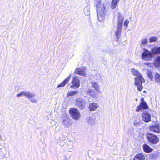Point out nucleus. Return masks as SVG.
<instances>
[{"label": "nucleus", "mask_w": 160, "mask_h": 160, "mask_svg": "<svg viewBox=\"0 0 160 160\" xmlns=\"http://www.w3.org/2000/svg\"><path fill=\"white\" fill-rule=\"evenodd\" d=\"M149 129L151 131L156 133L160 132V126L158 123L152 124L149 127Z\"/></svg>", "instance_id": "9d476101"}, {"label": "nucleus", "mask_w": 160, "mask_h": 160, "mask_svg": "<svg viewBox=\"0 0 160 160\" xmlns=\"http://www.w3.org/2000/svg\"><path fill=\"white\" fill-rule=\"evenodd\" d=\"M62 124L66 128H68L70 126L72 122L69 117L67 116L64 117L62 120Z\"/></svg>", "instance_id": "9b49d317"}, {"label": "nucleus", "mask_w": 160, "mask_h": 160, "mask_svg": "<svg viewBox=\"0 0 160 160\" xmlns=\"http://www.w3.org/2000/svg\"><path fill=\"white\" fill-rule=\"evenodd\" d=\"M147 38H144L141 40L142 44L145 45L147 43Z\"/></svg>", "instance_id": "c9c22d12"}, {"label": "nucleus", "mask_w": 160, "mask_h": 160, "mask_svg": "<svg viewBox=\"0 0 160 160\" xmlns=\"http://www.w3.org/2000/svg\"><path fill=\"white\" fill-rule=\"evenodd\" d=\"M118 2V0H112L111 4V8L112 9L115 8Z\"/></svg>", "instance_id": "bb28decb"}, {"label": "nucleus", "mask_w": 160, "mask_h": 160, "mask_svg": "<svg viewBox=\"0 0 160 160\" xmlns=\"http://www.w3.org/2000/svg\"><path fill=\"white\" fill-rule=\"evenodd\" d=\"M129 23V21L127 20V19H126V20L124 22V25L126 27H127L128 26V24Z\"/></svg>", "instance_id": "e433bc0d"}, {"label": "nucleus", "mask_w": 160, "mask_h": 160, "mask_svg": "<svg viewBox=\"0 0 160 160\" xmlns=\"http://www.w3.org/2000/svg\"><path fill=\"white\" fill-rule=\"evenodd\" d=\"M86 93L91 97L95 98L96 97L97 94L95 90L92 88H89L86 91Z\"/></svg>", "instance_id": "4468645a"}, {"label": "nucleus", "mask_w": 160, "mask_h": 160, "mask_svg": "<svg viewBox=\"0 0 160 160\" xmlns=\"http://www.w3.org/2000/svg\"><path fill=\"white\" fill-rule=\"evenodd\" d=\"M94 78L96 79V80H100L102 78V77L100 75V74L98 73H96Z\"/></svg>", "instance_id": "7c9ffc66"}, {"label": "nucleus", "mask_w": 160, "mask_h": 160, "mask_svg": "<svg viewBox=\"0 0 160 160\" xmlns=\"http://www.w3.org/2000/svg\"><path fill=\"white\" fill-rule=\"evenodd\" d=\"M84 12H86L87 14H88L89 12V6H87L84 9Z\"/></svg>", "instance_id": "72a5a7b5"}, {"label": "nucleus", "mask_w": 160, "mask_h": 160, "mask_svg": "<svg viewBox=\"0 0 160 160\" xmlns=\"http://www.w3.org/2000/svg\"><path fill=\"white\" fill-rule=\"evenodd\" d=\"M154 65L156 67H158L160 65V56H158L157 57L156 60L155 61Z\"/></svg>", "instance_id": "cd10ccee"}, {"label": "nucleus", "mask_w": 160, "mask_h": 160, "mask_svg": "<svg viewBox=\"0 0 160 160\" xmlns=\"http://www.w3.org/2000/svg\"><path fill=\"white\" fill-rule=\"evenodd\" d=\"M147 73L148 74V76L150 78L151 80H152L153 76L152 74V71L150 70H148L147 71Z\"/></svg>", "instance_id": "c85d7f7f"}, {"label": "nucleus", "mask_w": 160, "mask_h": 160, "mask_svg": "<svg viewBox=\"0 0 160 160\" xmlns=\"http://www.w3.org/2000/svg\"><path fill=\"white\" fill-rule=\"evenodd\" d=\"M71 83L72 85L71 86L70 88H71L76 89L80 86V81L78 78L74 77L73 78V80L71 82Z\"/></svg>", "instance_id": "423d86ee"}, {"label": "nucleus", "mask_w": 160, "mask_h": 160, "mask_svg": "<svg viewBox=\"0 0 160 160\" xmlns=\"http://www.w3.org/2000/svg\"><path fill=\"white\" fill-rule=\"evenodd\" d=\"M145 157L142 154H138L136 155L133 160H144Z\"/></svg>", "instance_id": "5701e85b"}, {"label": "nucleus", "mask_w": 160, "mask_h": 160, "mask_svg": "<svg viewBox=\"0 0 160 160\" xmlns=\"http://www.w3.org/2000/svg\"><path fill=\"white\" fill-rule=\"evenodd\" d=\"M124 18L121 14L118 12V25L122 26Z\"/></svg>", "instance_id": "a211bd4d"}, {"label": "nucleus", "mask_w": 160, "mask_h": 160, "mask_svg": "<svg viewBox=\"0 0 160 160\" xmlns=\"http://www.w3.org/2000/svg\"><path fill=\"white\" fill-rule=\"evenodd\" d=\"M122 26L118 25L117 29L115 32V34L117 38V40L119 39L120 38L122 30Z\"/></svg>", "instance_id": "f3484780"}, {"label": "nucleus", "mask_w": 160, "mask_h": 160, "mask_svg": "<svg viewBox=\"0 0 160 160\" xmlns=\"http://www.w3.org/2000/svg\"><path fill=\"white\" fill-rule=\"evenodd\" d=\"M71 77V74H70L68 77L64 80L61 83H60L57 86L58 88L60 87H63L68 82Z\"/></svg>", "instance_id": "6ab92c4d"}, {"label": "nucleus", "mask_w": 160, "mask_h": 160, "mask_svg": "<svg viewBox=\"0 0 160 160\" xmlns=\"http://www.w3.org/2000/svg\"><path fill=\"white\" fill-rule=\"evenodd\" d=\"M146 137L148 141L153 144H157L159 141L158 137L152 133H147L146 135Z\"/></svg>", "instance_id": "20e7f679"}, {"label": "nucleus", "mask_w": 160, "mask_h": 160, "mask_svg": "<svg viewBox=\"0 0 160 160\" xmlns=\"http://www.w3.org/2000/svg\"><path fill=\"white\" fill-rule=\"evenodd\" d=\"M148 108V106L145 102H142L140 103L139 105L137 107L136 111L139 112L142 109H146Z\"/></svg>", "instance_id": "2eb2a0df"}, {"label": "nucleus", "mask_w": 160, "mask_h": 160, "mask_svg": "<svg viewBox=\"0 0 160 160\" xmlns=\"http://www.w3.org/2000/svg\"><path fill=\"white\" fill-rule=\"evenodd\" d=\"M157 37H151L149 39L150 42H155L157 41Z\"/></svg>", "instance_id": "2f4dec72"}, {"label": "nucleus", "mask_w": 160, "mask_h": 160, "mask_svg": "<svg viewBox=\"0 0 160 160\" xmlns=\"http://www.w3.org/2000/svg\"><path fill=\"white\" fill-rule=\"evenodd\" d=\"M69 113L72 118L75 120H78L80 116L79 111L77 108H71L69 110Z\"/></svg>", "instance_id": "7ed1b4c3"}, {"label": "nucleus", "mask_w": 160, "mask_h": 160, "mask_svg": "<svg viewBox=\"0 0 160 160\" xmlns=\"http://www.w3.org/2000/svg\"><path fill=\"white\" fill-rule=\"evenodd\" d=\"M25 96L28 98L29 99L30 101L36 103L37 102V100L32 98L35 96V94L33 93L28 91H25Z\"/></svg>", "instance_id": "1a4fd4ad"}, {"label": "nucleus", "mask_w": 160, "mask_h": 160, "mask_svg": "<svg viewBox=\"0 0 160 160\" xmlns=\"http://www.w3.org/2000/svg\"><path fill=\"white\" fill-rule=\"evenodd\" d=\"M154 54L151 52L146 49H144V52L142 54V58L143 60L148 61L152 58Z\"/></svg>", "instance_id": "39448f33"}, {"label": "nucleus", "mask_w": 160, "mask_h": 160, "mask_svg": "<svg viewBox=\"0 0 160 160\" xmlns=\"http://www.w3.org/2000/svg\"><path fill=\"white\" fill-rule=\"evenodd\" d=\"M142 147L144 151L146 152L149 153L153 151V149L151 148L149 145L146 144H144Z\"/></svg>", "instance_id": "412c9836"}, {"label": "nucleus", "mask_w": 160, "mask_h": 160, "mask_svg": "<svg viewBox=\"0 0 160 160\" xmlns=\"http://www.w3.org/2000/svg\"><path fill=\"white\" fill-rule=\"evenodd\" d=\"M152 52L154 54H160V46L152 49Z\"/></svg>", "instance_id": "393cba45"}, {"label": "nucleus", "mask_w": 160, "mask_h": 160, "mask_svg": "<svg viewBox=\"0 0 160 160\" xmlns=\"http://www.w3.org/2000/svg\"><path fill=\"white\" fill-rule=\"evenodd\" d=\"M75 103L76 105L81 109H83L85 107L86 103L83 99L81 98H78L76 100Z\"/></svg>", "instance_id": "0eeeda50"}, {"label": "nucleus", "mask_w": 160, "mask_h": 160, "mask_svg": "<svg viewBox=\"0 0 160 160\" xmlns=\"http://www.w3.org/2000/svg\"><path fill=\"white\" fill-rule=\"evenodd\" d=\"M67 149L70 152L74 150V143L72 141H69L67 143Z\"/></svg>", "instance_id": "4be33fe9"}, {"label": "nucleus", "mask_w": 160, "mask_h": 160, "mask_svg": "<svg viewBox=\"0 0 160 160\" xmlns=\"http://www.w3.org/2000/svg\"><path fill=\"white\" fill-rule=\"evenodd\" d=\"M132 73L137 77L135 78L134 84L137 87L138 90L140 91L142 89V83L145 82V80L141 74L134 69H132Z\"/></svg>", "instance_id": "f257e3e1"}, {"label": "nucleus", "mask_w": 160, "mask_h": 160, "mask_svg": "<svg viewBox=\"0 0 160 160\" xmlns=\"http://www.w3.org/2000/svg\"><path fill=\"white\" fill-rule=\"evenodd\" d=\"M92 87L94 88L95 90L100 93H101L102 92L100 90V87L98 82L95 81H92L91 82Z\"/></svg>", "instance_id": "f8f14e48"}, {"label": "nucleus", "mask_w": 160, "mask_h": 160, "mask_svg": "<svg viewBox=\"0 0 160 160\" xmlns=\"http://www.w3.org/2000/svg\"><path fill=\"white\" fill-rule=\"evenodd\" d=\"M155 80L158 83H160V75L158 72H156L154 76Z\"/></svg>", "instance_id": "a878e982"}, {"label": "nucleus", "mask_w": 160, "mask_h": 160, "mask_svg": "<svg viewBox=\"0 0 160 160\" xmlns=\"http://www.w3.org/2000/svg\"><path fill=\"white\" fill-rule=\"evenodd\" d=\"M74 72L76 74H79L83 77H85L87 75L85 68L84 67L76 68Z\"/></svg>", "instance_id": "6e6552de"}, {"label": "nucleus", "mask_w": 160, "mask_h": 160, "mask_svg": "<svg viewBox=\"0 0 160 160\" xmlns=\"http://www.w3.org/2000/svg\"><path fill=\"white\" fill-rule=\"evenodd\" d=\"M97 2V13L98 20L101 22H102L105 19L106 8L103 5H100L101 0H95Z\"/></svg>", "instance_id": "f03ea898"}, {"label": "nucleus", "mask_w": 160, "mask_h": 160, "mask_svg": "<svg viewBox=\"0 0 160 160\" xmlns=\"http://www.w3.org/2000/svg\"><path fill=\"white\" fill-rule=\"evenodd\" d=\"M25 91H22L20 92V93L17 94V97H19L21 96H25Z\"/></svg>", "instance_id": "473e14b6"}, {"label": "nucleus", "mask_w": 160, "mask_h": 160, "mask_svg": "<svg viewBox=\"0 0 160 160\" xmlns=\"http://www.w3.org/2000/svg\"><path fill=\"white\" fill-rule=\"evenodd\" d=\"M142 118L143 120L146 122H148L151 120V115L148 112H144L143 113Z\"/></svg>", "instance_id": "ddd939ff"}, {"label": "nucleus", "mask_w": 160, "mask_h": 160, "mask_svg": "<svg viewBox=\"0 0 160 160\" xmlns=\"http://www.w3.org/2000/svg\"><path fill=\"white\" fill-rule=\"evenodd\" d=\"M65 143V139L62 138L59 140L58 142V144L61 146H63Z\"/></svg>", "instance_id": "c756f323"}, {"label": "nucleus", "mask_w": 160, "mask_h": 160, "mask_svg": "<svg viewBox=\"0 0 160 160\" xmlns=\"http://www.w3.org/2000/svg\"><path fill=\"white\" fill-rule=\"evenodd\" d=\"M99 107L98 103L94 102H92L90 104L89 106V109L90 111H95Z\"/></svg>", "instance_id": "dca6fc26"}, {"label": "nucleus", "mask_w": 160, "mask_h": 160, "mask_svg": "<svg viewBox=\"0 0 160 160\" xmlns=\"http://www.w3.org/2000/svg\"><path fill=\"white\" fill-rule=\"evenodd\" d=\"M78 92V91H69L67 94V97L68 98L69 97L73 96L77 94Z\"/></svg>", "instance_id": "b1692460"}, {"label": "nucleus", "mask_w": 160, "mask_h": 160, "mask_svg": "<svg viewBox=\"0 0 160 160\" xmlns=\"http://www.w3.org/2000/svg\"><path fill=\"white\" fill-rule=\"evenodd\" d=\"M144 64L150 67H152L154 64L153 63L149 62H146L144 63Z\"/></svg>", "instance_id": "f704fd0d"}, {"label": "nucleus", "mask_w": 160, "mask_h": 160, "mask_svg": "<svg viewBox=\"0 0 160 160\" xmlns=\"http://www.w3.org/2000/svg\"><path fill=\"white\" fill-rule=\"evenodd\" d=\"M95 119L94 118L89 117L86 119V122L91 126L93 125L95 123Z\"/></svg>", "instance_id": "aec40b11"}, {"label": "nucleus", "mask_w": 160, "mask_h": 160, "mask_svg": "<svg viewBox=\"0 0 160 160\" xmlns=\"http://www.w3.org/2000/svg\"><path fill=\"white\" fill-rule=\"evenodd\" d=\"M141 100L142 101L143 100V99L142 98V99Z\"/></svg>", "instance_id": "4c0bfd02"}]
</instances>
